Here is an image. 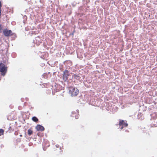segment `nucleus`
<instances>
[{
	"mask_svg": "<svg viewBox=\"0 0 157 157\" xmlns=\"http://www.w3.org/2000/svg\"><path fill=\"white\" fill-rule=\"evenodd\" d=\"M69 93L72 96H76L79 93V90L77 88L73 86L69 87Z\"/></svg>",
	"mask_w": 157,
	"mask_h": 157,
	"instance_id": "f257e3e1",
	"label": "nucleus"
},
{
	"mask_svg": "<svg viewBox=\"0 0 157 157\" xmlns=\"http://www.w3.org/2000/svg\"><path fill=\"white\" fill-rule=\"evenodd\" d=\"M3 33L6 36H9L13 35V33L11 30H9L7 29H4L3 32Z\"/></svg>",
	"mask_w": 157,
	"mask_h": 157,
	"instance_id": "f03ea898",
	"label": "nucleus"
},
{
	"mask_svg": "<svg viewBox=\"0 0 157 157\" xmlns=\"http://www.w3.org/2000/svg\"><path fill=\"white\" fill-rule=\"evenodd\" d=\"M119 126H122L120 128L122 129H123L124 127H127L128 124L127 123L126 121H125L124 120H120L119 121Z\"/></svg>",
	"mask_w": 157,
	"mask_h": 157,
	"instance_id": "7ed1b4c3",
	"label": "nucleus"
},
{
	"mask_svg": "<svg viewBox=\"0 0 157 157\" xmlns=\"http://www.w3.org/2000/svg\"><path fill=\"white\" fill-rule=\"evenodd\" d=\"M7 71V68L5 65L2 63H0V71L2 73H6Z\"/></svg>",
	"mask_w": 157,
	"mask_h": 157,
	"instance_id": "20e7f679",
	"label": "nucleus"
},
{
	"mask_svg": "<svg viewBox=\"0 0 157 157\" xmlns=\"http://www.w3.org/2000/svg\"><path fill=\"white\" fill-rule=\"evenodd\" d=\"M69 75V71L67 70H65L63 73V77L64 78H65L67 79Z\"/></svg>",
	"mask_w": 157,
	"mask_h": 157,
	"instance_id": "39448f33",
	"label": "nucleus"
},
{
	"mask_svg": "<svg viewBox=\"0 0 157 157\" xmlns=\"http://www.w3.org/2000/svg\"><path fill=\"white\" fill-rule=\"evenodd\" d=\"M36 129L38 131H44V128L40 125H38L36 127Z\"/></svg>",
	"mask_w": 157,
	"mask_h": 157,
	"instance_id": "423d86ee",
	"label": "nucleus"
},
{
	"mask_svg": "<svg viewBox=\"0 0 157 157\" xmlns=\"http://www.w3.org/2000/svg\"><path fill=\"white\" fill-rule=\"evenodd\" d=\"M72 77L73 78H74L75 79L78 80L80 79V77L79 76L75 74L73 75Z\"/></svg>",
	"mask_w": 157,
	"mask_h": 157,
	"instance_id": "0eeeda50",
	"label": "nucleus"
},
{
	"mask_svg": "<svg viewBox=\"0 0 157 157\" xmlns=\"http://www.w3.org/2000/svg\"><path fill=\"white\" fill-rule=\"evenodd\" d=\"M28 135L30 136L32 135L33 133V131L32 129L30 128L28 130Z\"/></svg>",
	"mask_w": 157,
	"mask_h": 157,
	"instance_id": "6e6552de",
	"label": "nucleus"
},
{
	"mask_svg": "<svg viewBox=\"0 0 157 157\" xmlns=\"http://www.w3.org/2000/svg\"><path fill=\"white\" fill-rule=\"evenodd\" d=\"M32 119L33 121L36 122H37L38 121V119L36 117H32Z\"/></svg>",
	"mask_w": 157,
	"mask_h": 157,
	"instance_id": "1a4fd4ad",
	"label": "nucleus"
},
{
	"mask_svg": "<svg viewBox=\"0 0 157 157\" xmlns=\"http://www.w3.org/2000/svg\"><path fill=\"white\" fill-rule=\"evenodd\" d=\"M4 130L2 129H0V136L3 135Z\"/></svg>",
	"mask_w": 157,
	"mask_h": 157,
	"instance_id": "9d476101",
	"label": "nucleus"
},
{
	"mask_svg": "<svg viewBox=\"0 0 157 157\" xmlns=\"http://www.w3.org/2000/svg\"><path fill=\"white\" fill-rule=\"evenodd\" d=\"M156 116V115L155 113H154L152 114V118L153 119H155L157 118V117Z\"/></svg>",
	"mask_w": 157,
	"mask_h": 157,
	"instance_id": "9b49d317",
	"label": "nucleus"
},
{
	"mask_svg": "<svg viewBox=\"0 0 157 157\" xmlns=\"http://www.w3.org/2000/svg\"><path fill=\"white\" fill-rule=\"evenodd\" d=\"M2 6V3L1 1H0V17L1 16V7Z\"/></svg>",
	"mask_w": 157,
	"mask_h": 157,
	"instance_id": "f8f14e48",
	"label": "nucleus"
},
{
	"mask_svg": "<svg viewBox=\"0 0 157 157\" xmlns=\"http://www.w3.org/2000/svg\"><path fill=\"white\" fill-rule=\"evenodd\" d=\"M2 27L1 24H0V33L2 32Z\"/></svg>",
	"mask_w": 157,
	"mask_h": 157,
	"instance_id": "ddd939ff",
	"label": "nucleus"
},
{
	"mask_svg": "<svg viewBox=\"0 0 157 157\" xmlns=\"http://www.w3.org/2000/svg\"><path fill=\"white\" fill-rule=\"evenodd\" d=\"M65 62H68V63H70L71 64V62L70 61H66Z\"/></svg>",
	"mask_w": 157,
	"mask_h": 157,
	"instance_id": "4468645a",
	"label": "nucleus"
},
{
	"mask_svg": "<svg viewBox=\"0 0 157 157\" xmlns=\"http://www.w3.org/2000/svg\"><path fill=\"white\" fill-rule=\"evenodd\" d=\"M75 117L76 119H78V115H77L76 116H75Z\"/></svg>",
	"mask_w": 157,
	"mask_h": 157,
	"instance_id": "2eb2a0df",
	"label": "nucleus"
},
{
	"mask_svg": "<svg viewBox=\"0 0 157 157\" xmlns=\"http://www.w3.org/2000/svg\"><path fill=\"white\" fill-rule=\"evenodd\" d=\"M20 136H22V135H20Z\"/></svg>",
	"mask_w": 157,
	"mask_h": 157,
	"instance_id": "dca6fc26",
	"label": "nucleus"
}]
</instances>
